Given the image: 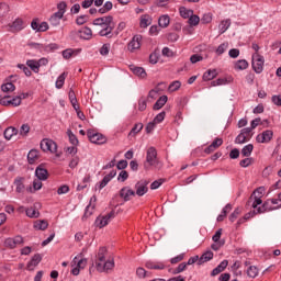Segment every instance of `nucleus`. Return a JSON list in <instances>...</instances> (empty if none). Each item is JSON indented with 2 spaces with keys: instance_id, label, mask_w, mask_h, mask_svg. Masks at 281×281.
Masks as SVG:
<instances>
[{
  "instance_id": "obj_37",
  "label": "nucleus",
  "mask_w": 281,
  "mask_h": 281,
  "mask_svg": "<svg viewBox=\"0 0 281 281\" xmlns=\"http://www.w3.org/2000/svg\"><path fill=\"white\" fill-rule=\"evenodd\" d=\"M151 23H153V19L150 18V15H143V16H140V27L146 29Z\"/></svg>"
},
{
  "instance_id": "obj_62",
  "label": "nucleus",
  "mask_w": 281,
  "mask_h": 281,
  "mask_svg": "<svg viewBox=\"0 0 281 281\" xmlns=\"http://www.w3.org/2000/svg\"><path fill=\"white\" fill-rule=\"evenodd\" d=\"M238 216H240V209H235L234 212L229 215V221L231 223H234L236 221V218H238Z\"/></svg>"
},
{
  "instance_id": "obj_14",
  "label": "nucleus",
  "mask_w": 281,
  "mask_h": 281,
  "mask_svg": "<svg viewBox=\"0 0 281 281\" xmlns=\"http://www.w3.org/2000/svg\"><path fill=\"white\" fill-rule=\"evenodd\" d=\"M41 260H43V256H41V254H35L26 265L27 271H34V269L41 265Z\"/></svg>"
},
{
  "instance_id": "obj_2",
  "label": "nucleus",
  "mask_w": 281,
  "mask_h": 281,
  "mask_svg": "<svg viewBox=\"0 0 281 281\" xmlns=\"http://www.w3.org/2000/svg\"><path fill=\"white\" fill-rule=\"evenodd\" d=\"M92 24L103 27L99 32L100 36H111V34L113 33V30H115V22L113 21V15L97 18L93 20Z\"/></svg>"
},
{
  "instance_id": "obj_58",
  "label": "nucleus",
  "mask_w": 281,
  "mask_h": 281,
  "mask_svg": "<svg viewBox=\"0 0 281 281\" xmlns=\"http://www.w3.org/2000/svg\"><path fill=\"white\" fill-rule=\"evenodd\" d=\"M186 269H188V263L182 262V263H180V265L173 270V273H175V274H177V273H183V271H186Z\"/></svg>"
},
{
  "instance_id": "obj_28",
  "label": "nucleus",
  "mask_w": 281,
  "mask_h": 281,
  "mask_svg": "<svg viewBox=\"0 0 281 281\" xmlns=\"http://www.w3.org/2000/svg\"><path fill=\"white\" fill-rule=\"evenodd\" d=\"M26 65H27V67H30V69L32 71H34V74H38V71H41V68L38 66V61L36 59L26 60Z\"/></svg>"
},
{
  "instance_id": "obj_25",
  "label": "nucleus",
  "mask_w": 281,
  "mask_h": 281,
  "mask_svg": "<svg viewBox=\"0 0 281 281\" xmlns=\"http://www.w3.org/2000/svg\"><path fill=\"white\" fill-rule=\"evenodd\" d=\"M130 69L138 78H146V70L143 67L130 66Z\"/></svg>"
},
{
  "instance_id": "obj_31",
  "label": "nucleus",
  "mask_w": 281,
  "mask_h": 281,
  "mask_svg": "<svg viewBox=\"0 0 281 281\" xmlns=\"http://www.w3.org/2000/svg\"><path fill=\"white\" fill-rule=\"evenodd\" d=\"M159 27H168L170 25V15L165 14L158 19Z\"/></svg>"
},
{
  "instance_id": "obj_46",
  "label": "nucleus",
  "mask_w": 281,
  "mask_h": 281,
  "mask_svg": "<svg viewBox=\"0 0 281 281\" xmlns=\"http://www.w3.org/2000/svg\"><path fill=\"white\" fill-rule=\"evenodd\" d=\"M247 67H249V63L245 59H240L235 64V69L237 70L247 69Z\"/></svg>"
},
{
  "instance_id": "obj_63",
  "label": "nucleus",
  "mask_w": 281,
  "mask_h": 281,
  "mask_svg": "<svg viewBox=\"0 0 281 281\" xmlns=\"http://www.w3.org/2000/svg\"><path fill=\"white\" fill-rule=\"evenodd\" d=\"M27 133H30V125L23 124L20 127V135H22V137H25L27 135Z\"/></svg>"
},
{
  "instance_id": "obj_17",
  "label": "nucleus",
  "mask_w": 281,
  "mask_h": 281,
  "mask_svg": "<svg viewBox=\"0 0 281 281\" xmlns=\"http://www.w3.org/2000/svg\"><path fill=\"white\" fill-rule=\"evenodd\" d=\"M77 33L79 35V38H82L83 41H91L93 36V31H91V29L87 26L79 30Z\"/></svg>"
},
{
  "instance_id": "obj_15",
  "label": "nucleus",
  "mask_w": 281,
  "mask_h": 281,
  "mask_svg": "<svg viewBox=\"0 0 281 281\" xmlns=\"http://www.w3.org/2000/svg\"><path fill=\"white\" fill-rule=\"evenodd\" d=\"M146 269H154L156 271H164V269H166V263H164L162 261H146L145 263Z\"/></svg>"
},
{
  "instance_id": "obj_50",
  "label": "nucleus",
  "mask_w": 281,
  "mask_h": 281,
  "mask_svg": "<svg viewBox=\"0 0 281 281\" xmlns=\"http://www.w3.org/2000/svg\"><path fill=\"white\" fill-rule=\"evenodd\" d=\"M169 91L172 93L175 91H179V89H181V81H172L170 85H169Z\"/></svg>"
},
{
  "instance_id": "obj_24",
  "label": "nucleus",
  "mask_w": 281,
  "mask_h": 281,
  "mask_svg": "<svg viewBox=\"0 0 281 281\" xmlns=\"http://www.w3.org/2000/svg\"><path fill=\"white\" fill-rule=\"evenodd\" d=\"M166 102H168V97L167 95L160 97L154 104V108H153L154 111H159V109H164V106H166Z\"/></svg>"
},
{
  "instance_id": "obj_20",
  "label": "nucleus",
  "mask_w": 281,
  "mask_h": 281,
  "mask_svg": "<svg viewBox=\"0 0 281 281\" xmlns=\"http://www.w3.org/2000/svg\"><path fill=\"white\" fill-rule=\"evenodd\" d=\"M228 265H229V261H227L226 259L223 260L215 269L212 270L211 276L215 277V276H218V273H223V271L227 269Z\"/></svg>"
},
{
  "instance_id": "obj_64",
  "label": "nucleus",
  "mask_w": 281,
  "mask_h": 281,
  "mask_svg": "<svg viewBox=\"0 0 281 281\" xmlns=\"http://www.w3.org/2000/svg\"><path fill=\"white\" fill-rule=\"evenodd\" d=\"M271 102L274 103L276 106H281V94L272 95Z\"/></svg>"
},
{
  "instance_id": "obj_48",
  "label": "nucleus",
  "mask_w": 281,
  "mask_h": 281,
  "mask_svg": "<svg viewBox=\"0 0 281 281\" xmlns=\"http://www.w3.org/2000/svg\"><path fill=\"white\" fill-rule=\"evenodd\" d=\"M67 135L69 137L70 144H72V146H78L79 144L78 137H76V135L74 134V132H71V130L67 131Z\"/></svg>"
},
{
  "instance_id": "obj_12",
  "label": "nucleus",
  "mask_w": 281,
  "mask_h": 281,
  "mask_svg": "<svg viewBox=\"0 0 281 281\" xmlns=\"http://www.w3.org/2000/svg\"><path fill=\"white\" fill-rule=\"evenodd\" d=\"M142 47V35H134L132 41L127 45L128 52H135Z\"/></svg>"
},
{
  "instance_id": "obj_10",
  "label": "nucleus",
  "mask_w": 281,
  "mask_h": 281,
  "mask_svg": "<svg viewBox=\"0 0 281 281\" xmlns=\"http://www.w3.org/2000/svg\"><path fill=\"white\" fill-rule=\"evenodd\" d=\"M1 106H21V97H13L5 95L0 99Z\"/></svg>"
},
{
  "instance_id": "obj_6",
  "label": "nucleus",
  "mask_w": 281,
  "mask_h": 281,
  "mask_svg": "<svg viewBox=\"0 0 281 281\" xmlns=\"http://www.w3.org/2000/svg\"><path fill=\"white\" fill-rule=\"evenodd\" d=\"M111 218H115V212H110L106 215L98 216L94 222V225L95 227H99V229H102V227H106V225L111 223Z\"/></svg>"
},
{
  "instance_id": "obj_13",
  "label": "nucleus",
  "mask_w": 281,
  "mask_h": 281,
  "mask_svg": "<svg viewBox=\"0 0 281 281\" xmlns=\"http://www.w3.org/2000/svg\"><path fill=\"white\" fill-rule=\"evenodd\" d=\"M35 177L40 179V181H47L49 172L47 171V169H45L43 165H40L35 169Z\"/></svg>"
},
{
  "instance_id": "obj_59",
  "label": "nucleus",
  "mask_w": 281,
  "mask_h": 281,
  "mask_svg": "<svg viewBox=\"0 0 281 281\" xmlns=\"http://www.w3.org/2000/svg\"><path fill=\"white\" fill-rule=\"evenodd\" d=\"M136 276H137L138 278H147V277L150 276V274L148 273V271H146V269H144V268H138V269H136Z\"/></svg>"
},
{
  "instance_id": "obj_8",
  "label": "nucleus",
  "mask_w": 281,
  "mask_h": 281,
  "mask_svg": "<svg viewBox=\"0 0 281 281\" xmlns=\"http://www.w3.org/2000/svg\"><path fill=\"white\" fill-rule=\"evenodd\" d=\"M148 183H150L148 180H139L134 186V192L136 196H144V194L148 193Z\"/></svg>"
},
{
  "instance_id": "obj_30",
  "label": "nucleus",
  "mask_w": 281,
  "mask_h": 281,
  "mask_svg": "<svg viewBox=\"0 0 281 281\" xmlns=\"http://www.w3.org/2000/svg\"><path fill=\"white\" fill-rule=\"evenodd\" d=\"M231 25H232V20L227 19L222 21L218 25L220 34H225L226 30H229Z\"/></svg>"
},
{
  "instance_id": "obj_43",
  "label": "nucleus",
  "mask_w": 281,
  "mask_h": 281,
  "mask_svg": "<svg viewBox=\"0 0 281 281\" xmlns=\"http://www.w3.org/2000/svg\"><path fill=\"white\" fill-rule=\"evenodd\" d=\"M111 52V44L105 43L102 45V47L99 49V54L101 56H109V53Z\"/></svg>"
},
{
  "instance_id": "obj_51",
  "label": "nucleus",
  "mask_w": 281,
  "mask_h": 281,
  "mask_svg": "<svg viewBox=\"0 0 281 281\" xmlns=\"http://www.w3.org/2000/svg\"><path fill=\"white\" fill-rule=\"evenodd\" d=\"M227 47H229V44H228L227 42L222 43V44L217 47L216 54H217L218 56H221L222 54H225V52H227Z\"/></svg>"
},
{
  "instance_id": "obj_54",
  "label": "nucleus",
  "mask_w": 281,
  "mask_h": 281,
  "mask_svg": "<svg viewBox=\"0 0 281 281\" xmlns=\"http://www.w3.org/2000/svg\"><path fill=\"white\" fill-rule=\"evenodd\" d=\"M164 120H166V112H160L154 117L153 122L156 124H161Z\"/></svg>"
},
{
  "instance_id": "obj_32",
  "label": "nucleus",
  "mask_w": 281,
  "mask_h": 281,
  "mask_svg": "<svg viewBox=\"0 0 281 281\" xmlns=\"http://www.w3.org/2000/svg\"><path fill=\"white\" fill-rule=\"evenodd\" d=\"M47 227H49V223H47V221H45V220H37L34 223L35 229H41L42 232H44V229H47Z\"/></svg>"
},
{
  "instance_id": "obj_27",
  "label": "nucleus",
  "mask_w": 281,
  "mask_h": 281,
  "mask_svg": "<svg viewBox=\"0 0 281 281\" xmlns=\"http://www.w3.org/2000/svg\"><path fill=\"white\" fill-rule=\"evenodd\" d=\"M72 262L80 269H85V267H87V258H82V255L75 257Z\"/></svg>"
},
{
  "instance_id": "obj_7",
  "label": "nucleus",
  "mask_w": 281,
  "mask_h": 281,
  "mask_svg": "<svg viewBox=\"0 0 281 281\" xmlns=\"http://www.w3.org/2000/svg\"><path fill=\"white\" fill-rule=\"evenodd\" d=\"M87 136L92 144H98V145L106 144V137H104V135L100 133H95L93 130H88Z\"/></svg>"
},
{
  "instance_id": "obj_4",
  "label": "nucleus",
  "mask_w": 281,
  "mask_h": 281,
  "mask_svg": "<svg viewBox=\"0 0 281 281\" xmlns=\"http://www.w3.org/2000/svg\"><path fill=\"white\" fill-rule=\"evenodd\" d=\"M144 168L149 170L150 168H155L156 170H161L164 168V164L157 157V148L149 147L146 151V160L144 162Z\"/></svg>"
},
{
  "instance_id": "obj_44",
  "label": "nucleus",
  "mask_w": 281,
  "mask_h": 281,
  "mask_svg": "<svg viewBox=\"0 0 281 281\" xmlns=\"http://www.w3.org/2000/svg\"><path fill=\"white\" fill-rule=\"evenodd\" d=\"M215 76H217L216 69L209 70V71L204 72L203 80H205V81L214 80Z\"/></svg>"
},
{
  "instance_id": "obj_23",
  "label": "nucleus",
  "mask_w": 281,
  "mask_h": 281,
  "mask_svg": "<svg viewBox=\"0 0 281 281\" xmlns=\"http://www.w3.org/2000/svg\"><path fill=\"white\" fill-rule=\"evenodd\" d=\"M41 188H43V180L37 178L33 181V187H29L26 190L31 194H34V192H37V190H41Z\"/></svg>"
},
{
  "instance_id": "obj_35",
  "label": "nucleus",
  "mask_w": 281,
  "mask_h": 281,
  "mask_svg": "<svg viewBox=\"0 0 281 281\" xmlns=\"http://www.w3.org/2000/svg\"><path fill=\"white\" fill-rule=\"evenodd\" d=\"M179 12L182 19H190V16L194 14L193 10L187 9L186 7H180Z\"/></svg>"
},
{
  "instance_id": "obj_42",
  "label": "nucleus",
  "mask_w": 281,
  "mask_h": 281,
  "mask_svg": "<svg viewBox=\"0 0 281 281\" xmlns=\"http://www.w3.org/2000/svg\"><path fill=\"white\" fill-rule=\"evenodd\" d=\"M248 278H258V267L249 266L247 269Z\"/></svg>"
},
{
  "instance_id": "obj_49",
  "label": "nucleus",
  "mask_w": 281,
  "mask_h": 281,
  "mask_svg": "<svg viewBox=\"0 0 281 281\" xmlns=\"http://www.w3.org/2000/svg\"><path fill=\"white\" fill-rule=\"evenodd\" d=\"M252 216H256V211H250L243 218H239L237 225H243L245 221H249V218H252Z\"/></svg>"
},
{
  "instance_id": "obj_22",
  "label": "nucleus",
  "mask_w": 281,
  "mask_h": 281,
  "mask_svg": "<svg viewBox=\"0 0 281 281\" xmlns=\"http://www.w3.org/2000/svg\"><path fill=\"white\" fill-rule=\"evenodd\" d=\"M214 258V252L212 250H206L199 259L198 265H204V262H210Z\"/></svg>"
},
{
  "instance_id": "obj_41",
  "label": "nucleus",
  "mask_w": 281,
  "mask_h": 281,
  "mask_svg": "<svg viewBox=\"0 0 281 281\" xmlns=\"http://www.w3.org/2000/svg\"><path fill=\"white\" fill-rule=\"evenodd\" d=\"M40 214L41 213L35 207L26 209V216H29V218H38Z\"/></svg>"
},
{
  "instance_id": "obj_3",
  "label": "nucleus",
  "mask_w": 281,
  "mask_h": 281,
  "mask_svg": "<svg viewBox=\"0 0 281 281\" xmlns=\"http://www.w3.org/2000/svg\"><path fill=\"white\" fill-rule=\"evenodd\" d=\"M105 256H106V248L101 247L97 255V261H95L97 270L100 273H104V271H111V269L115 267V261L113 259L106 260Z\"/></svg>"
},
{
  "instance_id": "obj_36",
  "label": "nucleus",
  "mask_w": 281,
  "mask_h": 281,
  "mask_svg": "<svg viewBox=\"0 0 281 281\" xmlns=\"http://www.w3.org/2000/svg\"><path fill=\"white\" fill-rule=\"evenodd\" d=\"M67 78V72H63L56 80V89H63L64 85H65V80Z\"/></svg>"
},
{
  "instance_id": "obj_29",
  "label": "nucleus",
  "mask_w": 281,
  "mask_h": 281,
  "mask_svg": "<svg viewBox=\"0 0 281 281\" xmlns=\"http://www.w3.org/2000/svg\"><path fill=\"white\" fill-rule=\"evenodd\" d=\"M68 98L75 111H78V109H80V105H78V99L76 98V92H74V90L69 91Z\"/></svg>"
},
{
  "instance_id": "obj_52",
  "label": "nucleus",
  "mask_w": 281,
  "mask_h": 281,
  "mask_svg": "<svg viewBox=\"0 0 281 281\" xmlns=\"http://www.w3.org/2000/svg\"><path fill=\"white\" fill-rule=\"evenodd\" d=\"M144 128V124L137 123L134 125L132 131L130 132V135H137V133H140V131Z\"/></svg>"
},
{
  "instance_id": "obj_61",
  "label": "nucleus",
  "mask_w": 281,
  "mask_h": 281,
  "mask_svg": "<svg viewBox=\"0 0 281 281\" xmlns=\"http://www.w3.org/2000/svg\"><path fill=\"white\" fill-rule=\"evenodd\" d=\"M126 179H128V171L122 170L119 173L117 181H121V183H124V181H126Z\"/></svg>"
},
{
  "instance_id": "obj_11",
  "label": "nucleus",
  "mask_w": 281,
  "mask_h": 281,
  "mask_svg": "<svg viewBox=\"0 0 281 281\" xmlns=\"http://www.w3.org/2000/svg\"><path fill=\"white\" fill-rule=\"evenodd\" d=\"M273 139V131L266 130L261 134H258L256 140L258 144H269Z\"/></svg>"
},
{
  "instance_id": "obj_40",
  "label": "nucleus",
  "mask_w": 281,
  "mask_h": 281,
  "mask_svg": "<svg viewBox=\"0 0 281 281\" xmlns=\"http://www.w3.org/2000/svg\"><path fill=\"white\" fill-rule=\"evenodd\" d=\"M1 89L4 93H10V92L14 91L16 89V87L12 82H7L1 86Z\"/></svg>"
},
{
  "instance_id": "obj_57",
  "label": "nucleus",
  "mask_w": 281,
  "mask_h": 281,
  "mask_svg": "<svg viewBox=\"0 0 281 281\" xmlns=\"http://www.w3.org/2000/svg\"><path fill=\"white\" fill-rule=\"evenodd\" d=\"M154 3L157 8H168L170 0H155Z\"/></svg>"
},
{
  "instance_id": "obj_9",
  "label": "nucleus",
  "mask_w": 281,
  "mask_h": 281,
  "mask_svg": "<svg viewBox=\"0 0 281 281\" xmlns=\"http://www.w3.org/2000/svg\"><path fill=\"white\" fill-rule=\"evenodd\" d=\"M41 148L44 153H57L58 150V145L56 144V142L49 139V138H44L42 142H41Z\"/></svg>"
},
{
  "instance_id": "obj_34",
  "label": "nucleus",
  "mask_w": 281,
  "mask_h": 281,
  "mask_svg": "<svg viewBox=\"0 0 281 281\" xmlns=\"http://www.w3.org/2000/svg\"><path fill=\"white\" fill-rule=\"evenodd\" d=\"M113 10V2L106 1L102 8L98 10L99 14H106V12H111Z\"/></svg>"
},
{
  "instance_id": "obj_53",
  "label": "nucleus",
  "mask_w": 281,
  "mask_h": 281,
  "mask_svg": "<svg viewBox=\"0 0 281 281\" xmlns=\"http://www.w3.org/2000/svg\"><path fill=\"white\" fill-rule=\"evenodd\" d=\"M235 142L236 144H245L246 142H249V138L240 132L235 138Z\"/></svg>"
},
{
  "instance_id": "obj_16",
  "label": "nucleus",
  "mask_w": 281,
  "mask_h": 281,
  "mask_svg": "<svg viewBox=\"0 0 281 281\" xmlns=\"http://www.w3.org/2000/svg\"><path fill=\"white\" fill-rule=\"evenodd\" d=\"M120 196L123 199V201L127 202L131 200V196H135V191L130 187H123L120 190Z\"/></svg>"
},
{
  "instance_id": "obj_60",
  "label": "nucleus",
  "mask_w": 281,
  "mask_h": 281,
  "mask_svg": "<svg viewBox=\"0 0 281 281\" xmlns=\"http://www.w3.org/2000/svg\"><path fill=\"white\" fill-rule=\"evenodd\" d=\"M146 106H147L146 98L142 97L138 100V111H146Z\"/></svg>"
},
{
  "instance_id": "obj_1",
  "label": "nucleus",
  "mask_w": 281,
  "mask_h": 281,
  "mask_svg": "<svg viewBox=\"0 0 281 281\" xmlns=\"http://www.w3.org/2000/svg\"><path fill=\"white\" fill-rule=\"evenodd\" d=\"M248 205L254 209L256 214H265V212H273V210H280L281 204L278 205L277 199H269L262 204L260 196L251 195L248 200ZM258 205H261L258 207ZM277 205V206H273Z\"/></svg>"
},
{
  "instance_id": "obj_55",
  "label": "nucleus",
  "mask_w": 281,
  "mask_h": 281,
  "mask_svg": "<svg viewBox=\"0 0 281 281\" xmlns=\"http://www.w3.org/2000/svg\"><path fill=\"white\" fill-rule=\"evenodd\" d=\"M79 164H80V157L74 156L68 166L74 170V168H77Z\"/></svg>"
},
{
  "instance_id": "obj_45",
  "label": "nucleus",
  "mask_w": 281,
  "mask_h": 281,
  "mask_svg": "<svg viewBox=\"0 0 281 281\" xmlns=\"http://www.w3.org/2000/svg\"><path fill=\"white\" fill-rule=\"evenodd\" d=\"M188 23L191 25V27L196 26L199 23H201V18H199V15H194L193 13L191 16H189Z\"/></svg>"
},
{
  "instance_id": "obj_26",
  "label": "nucleus",
  "mask_w": 281,
  "mask_h": 281,
  "mask_svg": "<svg viewBox=\"0 0 281 281\" xmlns=\"http://www.w3.org/2000/svg\"><path fill=\"white\" fill-rule=\"evenodd\" d=\"M63 16L64 15H61L60 13H54L49 18L50 25H53V27H58V25H60V21H61Z\"/></svg>"
},
{
  "instance_id": "obj_56",
  "label": "nucleus",
  "mask_w": 281,
  "mask_h": 281,
  "mask_svg": "<svg viewBox=\"0 0 281 281\" xmlns=\"http://www.w3.org/2000/svg\"><path fill=\"white\" fill-rule=\"evenodd\" d=\"M251 164H254V158H245L240 160L239 166H241V168H249Z\"/></svg>"
},
{
  "instance_id": "obj_21",
  "label": "nucleus",
  "mask_w": 281,
  "mask_h": 281,
  "mask_svg": "<svg viewBox=\"0 0 281 281\" xmlns=\"http://www.w3.org/2000/svg\"><path fill=\"white\" fill-rule=\"evenodd\" d=\"M80 52H82V49H72V48H67L65 50H63L61 56L63 58H65V60H69V58H71V56H78V54H80Z\"/></svg>"
},
{
  "instance_id": "obj_47",
  "label": "nucleus",
  "mask_w": 281,
  "mask_h": 281,
  "mask_svg": "<svg viewBox=\"0 0 281 281\" xmlns=\"http://www.w3.org/2000/svg\"><path fill=\"white\" fill-rule=\"evenodd\" d=\"M57 14H60L61 16H65V13L67 12V3L66 2H59L57 4Z\"/></svg>"
},
{
  "instance_id": "obj_5",
  "label": "nucleus",
  "mask_w": 281,
  "mask_h": 281,
  "mask_svg": "<svg viewBox=\"0 0 281 281\" xmlns=\"http://www.w3.org/2000/svg\"><path fill=\"white\" fill-rule=\"evenodd\" d=\"M252 69L257 74H262L265 69V57L258 53L252 54Z\"/></svg>"
},
{
  "instance_id": "obj_33",
  "label": "nucleus",
  "mask_w": 281,
  "mask_h": 281,
  "mask_svg": "<svg viewBox=\"0 0 281 281\" xmlns=\"http://www.w3.org/2000/svg\"><path fill=\"white\" fill-rule=\"evenodd\" d=\"M19 133V130L14 128V127H8L5 131H4V139H12V137H14V135H18Z\"/></svg>"
},
{
  "instance_id": "obj_38",
  "label": "nucleus",
  "mask_w": 281,
  "mask_h": 281,
  "mask_svg": "<svg viewBox=\"0 0 281 281\" xmlns=\"http://www.w3.org/2000/svg\"><path fill=\"white\" fill-rule=\"evenodd\" d=\"M251 153H254L252 144H248V145L244 146V148L241 149L243 157H250Z\"/></svg>"
},
{
  "instance_id": "obj_19",
  "label": "nucleus",
  "mask_w": 281,
  "mask_h": 281,
  "mask_svg": "<svg viewBox=\"0 0 281 281\" xmlns=\"http://www.w3.org/2000/svg\"><path fill=\"white\" fill-rule=\"evenodd\" d=\"M24 181H25V178H21V177L15 178L13 183L15 186V192H18V194L25 192Z\"/></svg>"
},
{
  "instance_id": "obj_18",
  "label": "nucleus",
  "mask_w": 281,
  "mask_h": 281,
  "mask_svg": "<svg viewBox=\"0 0 281 281\" xmlns=\"http://www.w3.org/2000/svg\"><path fill=\"white\" fill-rule=\"evenodd\" d=\"M38 159H41V151H38V149H31L27 154L29 164H36Z\"/></svg>"
},
{
  "instance_id": "obj_39",
  "label": "nucleus",
  "mask_w": 281,
  "mask_h": 281,
  "mask_svg": "<svg viewBox=\"0 0 281 281\" xmlns=\"http://www.w3.org/2000/svg\"><path fill=\"white\" fill-rule=\"evenodd\" d=\"M12 31L13 32H21V30H23V20L21 19H16L13 23H12Z\"/></svg>"
}]
</instances>
